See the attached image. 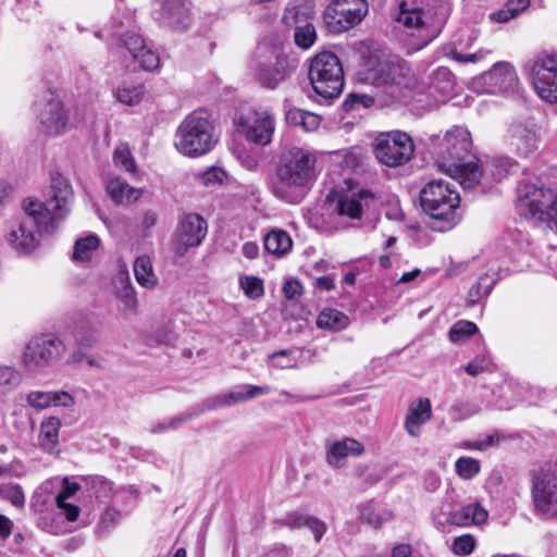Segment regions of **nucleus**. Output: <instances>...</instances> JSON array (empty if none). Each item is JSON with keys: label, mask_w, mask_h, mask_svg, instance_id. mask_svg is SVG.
<instances>
[{"label": "nucleus", "mask_w": 557, "mask_h": 557, "mask_svg": "<svg viewBox=\"0 0 557 557\" xmlns=\"http://www.w3.org/2000/svg\"><path fill=\"white\" fill-rule=\"evenodd\" d=\"M226 178V173L221 168L212 166L203 172L201 182L207 187H215L221 185Z\"/></svg>", "instance_id": "8fccbe9b"}, {"label": "nucleus", "mask_w": 557, "mask_h": 557, "mask_svg": "<svg viewBox=\"0 0 557 557\" xmlns=\"http://www.w3.org/2000/svg\"><path fill=\"white\" fill-rule=\"evenodd\" d=\"M107 193L116 205H131L139 199L141 191L121 178H112L107 185Z\"/></svg>", "instance_id": "7c9ffc66"}, {"label": "nucleus", "mask_w": 557, "mask_h": 557, "mask_svg": "<svg viewBox=\"0 0 557 557\" xmlns=\"http://www.w3.org/2000/svg\"><path fill=\"white\" fill-rule=\"evenodd\" d=\"M532 498L535 510L546 517H557V475L542 473L533 479Z\"/></svg>", "instance_id": "f3484780"}, {"label": "nucleus", "mask_w": 557, "mask_h": 557, "mask_svg": "<svg viewBox=\"0 0 557 557\" xmlns=\"http://www.w3.org/2000/svg\"><path fill=\"white\" fill-rule=\"evenodd\" d=\"M493 281L487 276L483 275L479 278L478 283L474 284L468 294L469 302L471 305L476 304L482 297H485L490 294L493 287Z\"/></svg>", "instance_id": "a18cd8bd"}, {"label": "nucleus", "mask_w": 557, "mask_h": 557, "mask_svg": "<svg viewBox=\"0 0 557 557\" xmlns=\"http://www.w3.org/2000/svg\"><path fill=\"white\" fill-rule=\"evenodd\" d=\"M238 159L246 169L251 171L256 170L259 165L258 157L248 152H243L238 154Z\"/></svg>", "instance_id": "69168bd1"}, {"label": "nucleus", "mask_w": 557, "mask_h": 557, "mask_svg": "<svg viewBox=\"0 0 557 557\" xmlns=\"http://www.w3.org/2000/svg\"><path fill=\"white\" fill-rule=\"evenodd\" d=\"M481 470V463L478 459L462 456L455 462V471L462 480L473 479Z\"/></svg>", "instance_id": "58836bf2"}, {"label": "nucleus", "mask_w": 557, "mask_h": 557, "mask_svg": "<svg viewBox=\"0 0 557 557\" xmlns=\"http://www.w3.org/2000/svg\"><path fill=\"white\" fill-rule=\"evenodd\" d=\"M348 325V318L335 309H324L317 319V326L320 329L339 331Z\"/></svg>", "instance_id": "e433bc0d"}, {"label": "nucleus", "mask_w": 557, "mask_h": 557, "mask_svg": "<svg viewBox=\"0 0 557 557\" xmlns=\"http://www.w3.org/2000/svg\"><path fill=\"white\" fill-rule=\"evenodd\" d=\"M478 331L475 323L467 320L456 322L449 330V339L453 343H460Z\"/></svg>", "instance_id": "a19ab883"}, {"label": "nucleus", "mask_w": 557, "mask_h": 557, "mask_svg": "<svg viewBox=\"0 0 557 557\" xmlns=\"http://www.w3.org/2000/svg\"><path fill=\"white\" fill-rule=\"evenodd\" d=\"M537 96L548 103H557V52L542 51L527 65Z\"/></svg>", "instance_id": "1a4fd4ad"}, {"label": "nucleus", "mask_w": 557, "mask_h": 557, "mask_svg": "<svg viewBox=\"0 0 557 557\" xmlns=\"http://www.w3.org/2000/svg\"><path fill=\"white\" fill-rule=\"evenodd\" d=\"M301 292L302 286L297 280H287L283 285V294L285 298L289 300L297 299L301 295Z\"/></svg>", "instance_id": "6e6d98bb"}, {"label": "nucleus", "mask_w": 557, "mask_h": 557, "mask_svg": "<svg viewBox=\"0 0 557 557\" xmlns=\"http://www.w3.org/2000/svg\"><path fill=\"white\" fill-rule=\"evenodd\" d=\"M488 359L485 356H476L471 362H469L465 370L471 376H476L482 372L488 370Z\"/></svg>", "instance_id": "603ef678"}, {"label": "nucleus", "mask_w": 557, "mask_h": 557, "mask_svg": "<svg viewBox=\"0 0 557 557\" xmlns=\"http://www.w3.org/2000/svg\"><path fill=\"white\" fill-rule=\"evenodd\" d=\"M239 285L250 299H258L264 294L263 282L259 277L243 276L239 278Z\"/></svg>", "instance_id": "37998d69"}, {"label": "nucleus", "mask_w": 557, "mask_h": 557, "mask_svg": "<svg viewBox=\"0 0 557 557\" xmlns=\"http://www.w3.org/2000/svg\"><path fill=\"white\" fill-rule=\"evenodd\" d=\"M134 275L139 285L146 288L153 287L158 277L153 272L151 259L144 255L136 258L134 262Z\"/></svg>", "instance_id": "72a5a7b5"}, {"label": "nucleus", "mask_w": 557, "mask_h": 557, "mask_svg": "<svg viewBox=\"0 0 557 557\" xmlns=\"http://www.w3.org/2000/svg\"><path fill=\"white\" fill-rule=\"evenodd\" d=\"M441 478L435 472H429L424 476V487L429 492H435L441 486Z\"/></svg>", "instance_id": "0e129e2a"}, {"label": "nucleus", "mask_w": 557, "mask_h": 557, "mask_svg": "<svg viewBox=\"0 0 557 557\" xmlns=\"http://www.w3.org/2000/svg\"><path fill=\"white\" fill-rule=\"evenodd\" d=\"M114 164L126 172H135L136 165L132 153L126 146H120L115 149L113 156Z\"/></svg>", "instance_id": "de8ad7c7"}, {"label": "nucleus", "mask_w": 557, "mask_h": 557, "mask_svg": "<svg viewBox=\"0 0 557 557\" xmlns=\"http://www.w3.org/2000/svg\"><path fill=\"white\" fill-rule=\"evenodd\" d=\"M293 246L289 234L283 230H273L264 237V248L268 252L275 256L287 253Z\"/></svg>", "instance_id": "2f4dec72"}, {"label": "nucleus", "mask_w": 557, "mask_h": 557, "mask_svg": "<svg viewBox=\"0 0 557 557\" xmlns=\"http://www.w3.org/2000/svg\"><path fill=\"white\" fill-rule=\"evenodd\" d=\"M100 245V239L95 234L78 238L75 242L73 250V260L75 262L89 261Z\"/></svg>", "instance_id": "f704fd0d"}, {"label": "nucleus", "mask_w": 557, "mask_h": 557, "mask_svg": "<svg viewBox=\"0 0 557 557\" xmlns=\"http://www.w3.org/2000/svg\"><path fill=\"white\" fill-rule=\"evenodd\" d=\"M270 393L269 386H258L244 384L237 386L235 389L227 392L223 396H218L207 401V408L213 409L221 406H233L237 403L256 398L258 396L268 395Z\"/></svg>", "instance_id": "393cba45"}, {"label": "nucleus", "mask_w": 557, "mask_h": 557, "mask_svg": "<svg viewBox=\"0 0 557 557\" xmlns=\"http://www.w3.org/2000/svg\"><path fill=\"white\" fill-rule=\"evenodd\" d=\"M372 199L373 194L364 188L343 195L337 202L338 213L350 219H359L363 207H367Z\"/></svg>", "instance_id": "cd10ccee"}, {"label": "nucleus", "mask_w": 557, "mask_h": 557, "mask_svg": "<svg viewBox=\"0 0 557 557\" xmlns=\"http://www.w3.org/2000/svg\"><path fill=\"white\" fill-rule=\"evenodd\" d=\"M79 490V485L75 482H65L63 488L59 492L55 500L57 503L64 504V500L73 496Z\"/></svg>", "instance_id": "052dcab7"}, {"label": "nucleus", "mask_w": 557, "mask_h": 557, "mask_svg": "<svg viewBox=\"0 0 557 557\" xmlns=\"http://www.w3.org/2000/svg\"><path fill=\"white\" fill-rule=\"evenodd\" d=\"M309 516L301 512H290L284 519V524L290 529H299L306 527Z\"/></svg>", "instance_id": "13d9d810"}, {"label": "nucleus", "mask_w": 557, "mask_h": 557, "mask_svg": "<svg viewBox=\"0 0 557 557\" xmlns=\"http://www.w3.org/2000/svg\"><path fill=\"white\" fill-rule=\"evenodd\" d=\"M542 141L541 129L531 121L516 122L508 132V144L511 150L520 157L534 153Z\"/></svg>", "instance_id": "6ab92c4d"}, {"label": "nucleus", "mask_w": 557, "mask_h": 557, "mask_svg": "<svg viewBox=\"0 0 557 557\" xmlns=\"http://www.w3.org/2000/svg\"><path fill=\"white\" fill-rule=\"evenodd\" d=\"M26 403L33 409L40 411L51 406L73 407L75 399L65 391H32L26 396Z\"/></svg>", "instance_id": "5701e85b"}, {"label": "nucleus", "mask_w": 557, "mask_h": 557, "mask_svg": "<svg viewBox=\"0 0 557 557\" xmlns=\"http://www.w3.org/2000/svg\"><path fill=\"white\" fill-rule=\"evenodd\" d=\"M99 341L100 332L98 330H89L77 339V345L81 349H89L98 344Z\"/></svg>", "instance_id": "864d4df0"}, {"label": "nucleus", "mask_w": 557, "mask_h": 557, "mask_svg": "<svg viewBox=\"0 0 557 557\" xmlns=\"http://www.w3.org/2000/svg\"><path fill=\"white\" fill-rule=\"evenodd\" d=\"M471 147L470 133L458 126L446 133L436 150L437 169L458 181L463 189L475 187L484 175Z\"/></svg>", "instance_id": "f03ea898"}, {"label": "nucleus", "mask_w": 557, "mask_h": 557, "mask_svg": "<svg viewBox=\"0 0 557 557\" xmlns=\"http://www.w3.org/2000/svg\"><path fill=\"white\" fill-rule=\"evenodd\" d=\"M368 11L367 0H332L324 11V22L332 32L343 33L358 25Z\"/></svg>", "instance_id": "f8f14e48"}, {"label": "nucleus", "mask_w": 557, "mask_h": 557, "mask_svg": "<svg viewBox=\"0 0 557 557\" xmlns=\"http://www.w3.org/2000/svg\"><path fill=\"white\" fill-rule=\"evenodd\" d=\"M20 382L21 375L13 367L0 364V394L11 392Z\"/></svg>", "instance_id": "ea45409f"}, {"label": "nucleus", "mask_w": 557, "mask_h": 557, "mask_svg": "<svg viewBox=\"0 0 557 557\" xmlns=\"http://www.w3.org/2000/svg\"><path fill=\"white\" fill-rule=\"evenodd\" d=\"M190 419L189 414H181L175 418L170 419L169 421L159 422L150 428V433L158 434L163 433L169 430H175L177 429L183 422Z\"/></svg>", "instance_id": "3c124183"}, {"label": "nucleus", "mask_w": 557, "mask_h": 557, "mask_svg": "<svg viewBox=\"0 0 557 557\" xmlns=\"http://www.w3.org/2000/svg\"><path fill=\"white\" fill-rule=\"evenodd\" d=\"M236 129L248 141L265 146L275 129L274 116L265 109L251 110L235 117Z\"/></svg>", "instance_id": "ddd939ff"}, {"label": "nucleus", "mask_w": 557, "mask_h": 557, "mask_svg": "<svg viewBox=\"0 0 557 557\" xmlns=\"http://www.w3.org/2000/svg\"><path fill=\"white\" fill-rule=\"evenodd\" d=\"M122 45L128 51L132 59L139 63L143 70L153 71L159 66V55L146 46L141 36L126 34L122 39Z\"/></svg>", "instance_id": "412c9836"}, {"label": "nucleus", "mask_w": 557, "mask_h": 557, "mask_svg": "<svg viewBox=\"0 0 557 557\" xmlns=\"http://www.w3.org/2000/svg\"><path fill=\"white\" fill-rule=\"evenodd\" d=\"M216 144L214 126L207 111L195 110L180 123L174 145L187 157H199L211 151Z\"/></svg>", "instance_id": "423d86ee"}, {"label": "nucleus", "mask_w": 557, "mask_h": 557, "mask_svg": "<svg viewBox=\"0 0 557 557\" xmlns=\"http://www.w3.org/2000/svg\"><path fill=\"white\" fill-rule=\"evenodd\" d=\"M516 209L519 215L528 220L544 222L557 228V191L532 184L520 185Z\"/></svg>", "instance_id": "0eeeda50"}, {"label": "nucleus", "mask_w": 557, "mask_h": 557, "mask_svg": "<svg viewBox=\"0 0 557 557\" xmlns=\"http://www.w3.org/2000/svg\"><path fill=\"white\" fill-rule=\"evenodd\" d=\"M432 417V406L429 398H419L412 401L408 408L405 420V429L412 437H418L421 426Z\"/></svg>", "instance_id": "a878e982"}, {"label": "nucleus", "mask_w": 557, "mask_h": 557, "mask_svg": "<svg viewBox=\"0 0 557 557\" xmlns=\"http://www.w3.org/2000/svg\"><path fill=\"white\" fill-rule=\"evenodd\" d=\"M414 152L412 138L400 131L380 133L373 143L375 159L388 168H397L410 161Z\"/></svg>", "instance_id": "9b49d317"}, {"label": "nucleus", "mask_w": 557, "mask_h": 557, "mask_svg": "<svg viewBox=\"0 0 557 557\" xmlns=\"http://www.w3.org/2000/svg\"><path fill=\"white\" fill-rule=\"evenodd\" d=\"M124 309L128 311H135L137 306L136 297L134 296V292L132 287L125 288V295H124Z\"/></svg>", "instance_id": "338daca9"}, {"label": "nucleus", "mask_w": 557, "mask_h": 557, "mask_svg": "<svg viewBox=\"0 0 557 557\" xmlns=\"http://www.w3.org/2000/svg\"><path fill=\"white\" fill-rule=\"evenodd\" d=\"M364 453V446L352 437H344L326 445V462L331 467L341 468L347 457H358Z\"/></svg>", "instance_id": "4be33fe9"}, {"label": "nucleus", "mask_w": 557, "mask_h": 557, "mask_svg": "<svg viewBox=\"0 0 557 557\" xmlns=\"http://www.w3.org/2000/svg\"><path fill=\"white\" fill-rule=\"evenodd\" d=\"M306 527L313 533L317 543L321 541L326 531L325 523L311 516H309Z\"/></svg>", "instance_id": "4d7b16f0"}, {"label": "nucleus", "mask_w": 557, "mask_h": 557, "mask_svg": "<svg viewBox=\"0 0 557 557\" xmlns=\"http://www.w3.org/2000/svg\"><path fill=\"white\" fill-rule=\"evenodd\" d=\"M360 517L362 521H366L374 528L380 527L382 523V518L375 512V507L373 505L364 506L360 511Z\"/></svg>", "instance_id": "5fc2aeb1"}, {"label": "nucleus", "mask_w": 557, "mask_h": 557, "mask_svg": "<svg viewBox=\"0 0 557 557\" xmlns=\"http://www.w3.org/2000/svg\"><path fill=\"white\" fill-rule=\"evenodd\" d=\"M35 111L39 128L49 135H59L65 132L69 114L62 101L53 94L47 95L35 103Z\"/></svg>", "instance_id": "dca6fc26"}, {"label": "nucleus", "mask_w": 557, "mask_h": 557, "mask_svg": "<svg viewBox=\"0 0 557 557\" xmlns=\"http://www.w3.org/2000/svg\"><path fill=\"white\" fill-rule=\"evenodd\" d=\"M391 557H412L411 547L406 544H400L392 550Z\"/></svg>", "instance_id": "774afa93"}, {"label": "nucleus", "mask_w": 557, "mask_h": 557, "mask_svg": "<svg viewBox=\"0 0 557 557\" xmlns=\"http://www.w3.org/2000/svg\"><path fill=\"white\" fill-rule=\"evenodd\" d=\"M295 66L286 58H277L272 64H262L258 67L256 76L259 83L267 88L274 89L284 82Z\"/></svg>", "instance_id": "b1692460"}, {"label": "nucleus", "mask_w": 557, "mask_h": 557, "mask_svg": "<svg viewBox=\"0 0 557 557\" xmlns=\"http://www.w3.org/2000/svg\"><path fill=\"white\" fill-rule=\"evenodd\" d=\"M420 202L435 231H448L460 221L459 193L444 180L430 181L420 191Z\"/></svg>", "instance_id": "39448f33"}, {"label": "nucleus", "mask_w": 557, "mask_h": 557, "mask_svg": "<svg viewBox=\"0 0 557 557\" xmlns=\"http://www.w3.org/2000/svg\"><path fill=\"white\" fill-rule=\"evenodd\" d=\"M116 100L126 106H135L140 102L144 96V87L140 84H122L115 91Z\"/></svg>", "instance_id": "4c0bfd02"}, {"label": "nucleus", "mask_w": 557, "mask_h": 557, "mask_svg": "<svg viewBox=\"0 0 557 557\" xmlns=\"http://www.w3.org/2000/svg\"><path fill=\"white\" fill-rule=\"evenodd\" d=\"M309 79L322 98L337 97L344 87V72L337 55L329 51L317 54L309 66Z\"/></svg>", "instance_id": "6e6552de"}, {"label": "nucleus", "mask_w": 557, "mask_h": 557, "mask_svg": "<svg viewBox=\"0 0 557 557\" xmlns=\"http://www.w3.org/2000/svg\"><path fill=\"white\" fill-rule=\"evenodd\" d=\"M488 517L487 510L479 503H473L451 511L446 521L457 527H469L471 524H482Z\"/></svg>", "instance_id": "c85d7f7f"}, {"label": "nucleus", "mask_w": 557, "mask_h": 557, "mask_svg": "<svg viewBox=\"0 0 557 557\" xmlns=\"http://www.w3.org/2000/svg\"><path fill=\"white\" fill-rule=\"evenodd\" d=\"M285 116L288 124L299 126L306 132L315 131L321 123L318 114L297 108L289 109Z\"/></svg>", "instance_id": "473e14b6"}, {"label": "nucleus", "mask_w": 557, "mask_h": 557, "mask_svg": "<svg viewBox=\"0 0 557 557\" xmlns=\"http://www.w3.org/2000/svg\"><path fill=\"white\" fill-rule=\"evenodd\" d=\"M283 24L294 30L313 22V11L305 3H288L282 16Z\"/></svg>", "instance_id": "c756f323"}, {"label": "nucleus", "mask_w": 557, "mask_h": 557, "mask_svg": "<svg viewBox=\"0 0 557 557\" xmlns=\"http://www.w3.org/2000/svg\"><path fill=\"white\" fill-rule=\"evenodd\" d=\"M529 5L530 0H508L502 9L492 12L490 18L496 23H506L521 14Z\"/></svg>", "instance_id": "c9c22d12"}, {"label": "nucleus", "mask_w": 557, "mask_h": 557, "mask_svg": "<svg viewBox=\"0 0 557 557\" xmlns=\"http://www.w3.org/2000/svg\"><path fill=\"white\" fill-rule=\"evenodd\" d=\"M361 103L363 107H369L373 103V98L366 95L350 94L344 102L347 109H354L355 104Z\"/></svg>", "instance_id": "bf43d9fd"}, {"label": "nucleus", "mask_w": 557, "mask_h": 557, "mask_svg": "<svg viewBox=\"0 0 557 557\" xmlns=\"http://www.w3.org/2000/svg\"><path fill=\"white\" fill-rule=\"evenodd\" d=\"M0 497L10 502L15 507H23L25 495L17 484H3L0 486Z\"/></svg>", "instance_id": "c03bdc74"}, {"label": "nucleus", "mask_w": 557, "mask_h": 557, "mask_svg": "<svg viewBox=\"0 0 557 557\" xmlns=\"http://www.w3.org/2000/svg\"><path fill=\"white\" fill-rule=\"evenodd\" d=\"M490 166L493 168L491 172L494 178L496 181H500L506 175H508L517 166V164L508 158H499L494 160Z\"/></svg>", "instance_id": "09e8293b"}, {"label": "nucleus", "mask_w": 557, "mask_h": 557, "mask_svg": "<svg viewBox=\"0 0 557 557\" xmlns=\"http://www.w3.org/2000/svg\"><path fill=\"white\" fill-rule=\"evenodd\" d=\"M480 81L485 85V92H509L515 89L518 83V76L515 69L509 63L500 62L485 72Z\"/></svg>", "instance_id": "aec40b11"}, {"label": "nucleus", "mask_w": 557, "mask_h": 557, "mask_svg": "<svg viewBox=\"0 0 557 557\" xmlns=\"http://www.w3.org/2000/svg\"><path fill=\"white\" fill-rule=\"evenodd\" d=\"M208 232L206 220L197 213H187L180 220L173 238V251L184 257L190 248L201 245Z\"/></svg>", "instance_id": "2eb2a0df"}, {"label": "nucleus", "mask_w": 557, "mask_h": 557, "mask_svg": "<svg viewBox=\"0 0 557 557\" xmlns=\"http://www.w3.org/2000/svg\"><path fill=\"white\" fill-rule=\"evenodd\" d=\"M317 40V32L313 22L294 30V41L301 49H309Z\"/></svg>", "instance_id": "79ce46f5"}, {"label": "nucleus", "mask_w": 557, "mask_h": 557, "mask_svg": "<svg viewBox=\"0 0 557 557\" xmlns=\"http://www.w3.org/2000/svg\"><path fill=\"white\" fill-rule=\"evenodd\" d=\"M364 79L376 87H409L414 77L408 63L400 59H386L370 69Z\"/></svg>", "instance_id": "4468645a"}, {"label": "nucleus", "mask_w": 557, "mask_h": 557, "mask_svg": "<svg viewBox=\"0 0 557 557\" xmlns=\"http://www.w3.org/2000/svg\"><path fill=\"white\" fill-rule=\"evenodd\" d=\"M397 21L407 34L417 38L414 46L422 48L436 38L450 14L448 0H397Z\"/></svg>", "instance_id": "20e7f679"}, {"label": "nucleus", "mask_w": 557, "mask_h": 557, "mask_svg": "<svg viewBox=\"0 0 557 557\" xmlns=\"http://www.w3.org/2000/svg\"><path fill=\"white\" fill-rule=\"evenodd\" d=\"M319 175L314 151L292 147L281 153L271 183L273 194L285 201L296 200V194L311 187Z\"/></svg>", "instance_id": "7ed1b4c3"}, {"label": "nucleus", "mask_w": 557, "mask_h": 557, "mask_svg": "<svg viewBox=\"0 0 557 557\" xmlns=\"http://www.w3.org/2000/svg\"><path fill=\"white\" fill-rule=\"evenodd\" d=\"M61 420L55 416H50L40 422L38 433L39 448L49 455H59V433Z\"/></svg>", "instance_id": "bb28decb"}, {"label": "nucleus", "mask_w": 557, "mask_h": 557, "mask_svg": "<svg viewBox=\"0 0 557 557\" xmlns=\"http://www.w3.org/2000/svg\"><path fill=\"white\" fill-rule=\"evenodd\" d=\"M290 355V351L288 350H281L277 352H274L271 358L273 359V363L275 367L285 369V368H292L294 366L293 360H285Z\"/></svg>", "instance_id": "680f3d73"}, {"label": "nucleus", "mask_w": 557, "mask_h": 557, "mask_svg": "<svg viewBox=\"0 0 557 557\" xmlns=\"http://www.w3.org/2000/svg\"><path fill=\"white\" fill-rule=\"evenodd\" d=\"M53 211L45 203L32 198L23 201L24 215L11 222L5 234L7 243L18 253L29 255L39 245L40 233H53L59 220L69 212L73 199L72 187L62 176L52 178Z\"/></svg>", "instance_id": "f257e3e1"}, {"label": "nucleus", "mask_w": 557, "mask_h": 557, "mask_svg": "<svg viewBox=\"0 0 557 557\" xmlns=\"http://www.w3.org/2000/svg\"><path fill=\"white\" fill-rule=\"evenodd\" d=\"M69 521H75L79 515V508L64 500V504L57 503Z\"/></svg>", "instance_id": "e2e57ef3"}, {"label": "nucleus", "mask_w": 557, "mask_h": 557, "mask_svg": "<svg viewBox=\"0 0 557 557\" xmlns=\"http://www.w3.org/2000/svg\"><path fill=\"white\" fill-rule=\"evenodd\" d=\"M65 343L53 335H41L32 338L25 346L22 364L29 372L42 369L62 360L66 355Z\"/></svg>", "instance_id": "9d476101"}, {"label": "nucleus", "mask_w": 557, "mask_h": 557, "mask_svg": "<svg viewBox=\"0 0 557 557\" xmlns=\"http://www.w3.org/2000/svg\"><path fill=\"white\" fill-rule=\"evenodd\" d=\"M189 0H154L153 18L163 27L184 30L189 25Z\"/></svg>", "instance_id": "a211bd4d"}, {"label": "nucleus", "mask_w": 557, "mask_h": 557, "mask_svg": "<svg viewBox=\"0 0 557 557\" xmlns=\"http://www.w3.org/2000/svg\"><path fill=\"white\" fill-rule=\"evenodd\" d=\"M475 545L476 541L473 535L463 534L454 539L451 550L457 556H468L474 550Z\"/></svg>", "instance_id": "49530a36"}]
</instances>
